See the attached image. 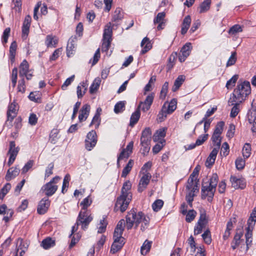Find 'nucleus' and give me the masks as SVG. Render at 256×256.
Returning <instances> with one entry per match:
<instances>
[{"label":"nucleus","mask_w":256,"mask_h":256,"mask_svg":"<svg viewBox=\"0 0 256 256\" xmlns=\"http://www.w3.org/2000/svg\"><path fill=\"white\" fill-rule=\"evenodd\" d=\"M126 228L128 230L132 228L134 225V228H136L138 226L141 224L140 230L144 232L146 230L150 223V218L146 216L142 212H137L136 210L132 209L128 212L126 217Z\"/></svg>","instance_id":"obj_1"},{"label":"nucleus","mask_w":256,"mask_h":256,"mask_svg":"<svg viewBox=\"0 0 256 256\" xmlns=\"http://www.w3.org/2000/svg\"><path fill=\"white\" fill-rule=\"evenodd\" d=\"M251 92L250 84L248 81L238 82L232 96L228 101L229 105H232L234 102H242Z\"/></svg>","instance_id":"obj_2"},{"label":"nucleus","mask_w":256,"mask_h":256,"mask_svg":"<svg viewBox=\"0 0 256 256\" xmlns=\"http://www.w3.org/2000/svg\"><path fill=\"white\" fill-rule=\"evenodd\" d=\"M92 219V217L88 210H80L74 226L72 227V233L70 235V238H71L73 234L78 230L79 225L82 226V230H86Z\"/></svg>","instance_id":"obj_3"},{"label":"nucleus","mask_w":256,"mask_h":256,"mask_svg":"<svg viewBox=\"0 0 256 256\" xmlns=\"http://www.w3.org/2000/svg\"><path fill=\"white\" fill-rule=\"evenodd\" d=\"M60 180V178L58 176L54 177L50 182L42 187L40 192L44 194L47 198L52 196L58 190V186L54 184Z\"/></svg>","instance_id":"obj_4"},{"label":"nucleus","mask_w":256,"mask_h":256,"mask_svg":"<svg viewBox=\"0 0 256 256\" xmlns=\"http://www.w3.org/2000/svg\"><path fill=\"white\" fill-rule=\"evenodd\" d=\"M132 199V198L130 196H126L124 195L120 194L116 198L114 211L116 212L120 210L122 212L126 211Z\"/></svg>","instance_id":"obj_5"},{"label":"nucleus","mask_w":256,"mask_h":256,"mask_svg":"<svg viewBox=\"0 0 256 256\" xmlns=\"http://www.w3.org/2000/svg\"><path fill=\"white\" fill-rule=\"evenodd\" d=\"M216 188L210 184H202V198L204 199L208 196V200L211 202L212 200Z\"/></svg>","instance_id":"obj_6"},{"label":"nucleus","mask_w":256,"mask_h":256,"mask_svg":"<svg viewBox=\"0 0 256 256\" xmlns=\"http://www.w3.org/2000/svg\"><path fill=\"white\" fill-rule=\"evenodd\" d=\"M97 142V135L96 132L92 130L87 134L85 140V147L88 150H91Z\"/></svg>","instance_id":"obj_7"},{"label":"nucleus","mask_w":256,"mask_h":256,"mask_svg":"<svg viewBox=\"0 0 256 256\" xmlns=\"http://www.w3.org/2000/svg\"><path fill=\"white\" fill-rule=\"evenodd\" d=\"M244 232L242 229H238L236 230L234 239L231 243V246L233 250H235L241 244H244V240L242 238Z\"/></svg>","instance_id":"obj_8"},{"label":"nucleus","mask_w":256,"mask_h":256,"mask_svg":"<svg viewBox=\"0 0 256 256\" xmlns=\"http://www.w3.org/2000/svg\"><path fill=\"white\" fill-rule=\"evenodd\" d=\"M18 147H16L14 142L12 141L10 143V148L8 150V154H10V158L8 164V166H11L16 160V156L18 152Z\"/></svg>","instance_id":"obj_9"},{"label":"nucleus","mask_w":256,"mask_h":256,"mask_svg":"<svg viewBox=\"0 0 256 256\" xmlns=\"http://www.w3.org/2000/svg\"><path fill=\"white\" fill-rule=\"evenodd\" d=\"M154 98V94L153 93L149 94L144 102H140L138 109L141 108L144 112L148 111L152 104Z\"/></svg>","instance_id":"obj_10"},{"label":"nucleus","mask_w":256,"mask_h":256,"mask_svg":"<svg viewBox=\"0 0 256 256\" xmlns=\"http://www.w3.org/2000/svg\"><path fill=\"white\" fill-rule=\"evenodd\" d=\"M50 201L47 197L44 198L38 203L37 212L40 214H44L50 206Z\"/></svg>","instance_id":"obj_11"},{"label":"nucleus","mask_w":256,"mask_h":256,"mask_svg":"<svg viewBox=\"0 0 256 256\" xmlns=\"http://www.w3.org/2000/svg\"><path fill=\"white\" fill-rule=\"evenodd\" d=\"M192 50V46L190 42L186 43L182 48L178 58L180 62H183L189 56Z\"/></svg>","instance_id":"obj_12"},{"label":"nucleus","mask_w":256,"mask_h":256,"mask_svg":"<svg viewBox=\"0 0 256 256\" xmlns=\"http://www.w3.org/2000/svg\"><path fill=\"white\" fill-rule=\"evenodd\" d=\"M151 178V174L148 172L144 174L143 175L140 180L138 186V191L139 192H141L146 188L147 186L150 182Z\"/></svg>","instance_id":"obj_13"},{"label":"nucleus","mask_w":256,"mask_h":256,"mask_svg":"<svg viewBox=\"0 0 256 256\" xmlns=\"http://www.w3.org/2000/svg\"><path fill=\"white\" fill-rule=\"evenodd\" d=\"M18 106L15 102H12L8 106L7 112L8 120L12 121L14 117H16Z\"/></svg>","instance_id":"obj_14"},{"label":"nucleus","mask_w":256,"mask_h":256,"mask_svg":"<svg viewBox=\"0 0 256 256\" xmlns=\"http://www.w3.org/2000/svg\"><path fill=\"white\" fill-rule=\"evenodd\" d=\"M90 107L89 104H85L83 105L80 111L78 116V120L80 122L85 121L87 119L90 114Z\"/></svg>","instance_id":"obj_15"},{"label":"nucleus","mask_w":256,"mask_h":256,"mask_svg":"<svg viewBox=\"0 0 256 256\" xmlns=\"http://www.w3.org/2000/svg\"><path fill=\"white\" fill-rule=\"evenodd\" d=\"M232 186L236 189H243L246 186L244 180L241 178H237L235 176H232L230 178Z\"/></svg>","instance_id":"obj_16"},{"label":"nucleus","mask_w":256,"mask_h":256,"mask_svg":"<svg viewBox=\"0 0 256 256\" xmlns=\"http://www.w3.org/2000/svg\"><path fill=\"white\" fill-rule=\"evenodd\" d=\"M20 172V168L16 166L15 168L12 167L9 168L5 176L6 180V181H10L14 178L19 174Z\"/></svg>","instance_id":"obj_17"},{"label":"nucleus","mask_w":256,"mask_h":256,"mask_svg":"<svg viewBox=\"0 0 256 256\" xmlns=\"http://www.w3.org/2000/svg\"><path fill=\"white\" fill-rule=\"evenodd\" d=\"M199 191V188L196 185L193 188V190H190L186 196V200L190 207L192 206V201L194 197L196 196L195 193H198Z\"/></svg>","instance_id":"obj_18"},{"label":"nucleus","mask_w":256,"mask_h":256,"mask_svg":"<svg viewBox=\"0 0 256 256\" xmlns=\"http://www.w3.org/2000/svg\"><path fill=\"white\" fill-rule=\"evenodd\" d=\"M219 149L220 147L218 146L213 148L206 160V164H208L212 166L214 163Z\"/></svg>","instance_id":"obj_19"},{"label":"nucleus","mask_w":256,"mask_h":256,"mask_svg":"<svg viewBox=\"0 0 256 256\" xmlns=\"http://www.w3.org/2000/svg\"><path fill=\"white\" fill-rule=\"evenodd\" d=\"M132 184L129 180L124 182L120 194H124L126 196H130L131 198H132V194L130 192Z\"/></svg>","instance_id":"obj_20"},{"label":"nucleus","mask_w":256,"mask_h":256,"mask_svg":"<svg viewBox=\"0 0 256 256\" xmlns=\"http://www.w3.org/2000/svg\"><path fill=\"white\" fill-rule=\"evenodd\" d=\"M191 24V18L190 16H186L182 24L181 34L183 35L186 34L190 28Z\"/></svg>","instance_id":"obj_21"},{"label":"nucleus","mask_w":256,"mask_h":256,"mask_svg":"<svg viewBox=\"0 0 256 256\" xmlns=\"http://www.w3.org/2000/svg\"><path fill=\"white\" fill-rule=\"evenodd\" d=\"M176 100L173 98L169 103L166 102L163 106H166V110L167 111V113L170 114L176 110Z\"/></svg>","instance_id":"obj_22"},{"label":"nucleus","mask_w":256,"mask_h":256,"mask_svg":"<svg viewBox=\"0 0 256 256\" xmlns=\"http://www.w3.org/2000/svg\"><path fill=\"white\" fill-rule=\"evenodd\" d=\"M141 46L142 48L140 52L142 54H144L152 48V46L149 39L147 37H145L141 42Z\"/></svg>","instance_id":"obj_23"},{"label":"nucleus","mask_w":256,"mask_h":256,"mask_svg":"<svg viewBox=\"0 0 256 256\" xmlns=\"http://www.w3.org/2000/svg\"><path fill=\"white\" fill-rule=\"evenodd\" d=\"M182 214L186 215V220L188 222H192L195 218L196 215V212L194 210H190L187 212L186 210H183L182 211Z\"/></svg>","instance_id":"obj_24"},{"label":"nucleus","mask_w":256,"mask_h":256,"mask_svg":"<svg viewBox=\"0 0 256 256\" xmlns=\"http://www.w3.org/2000/svg\"><path fill=\"white\" fill-rule=\"evenodd\" d=\"M112 28L111 26V23L108 24L104 28L102 39L112 40Z\"/></svg>","instance_id":"obj_25"},{"label":"nucleus","mask_w":256,"mask_h":256,"mask_svg":"<svg viewBox=\"0 0 256 256\" xmlns=\"http://www.w3.org/2000/svg\"><path fill=\"white\" fill-rule=\"evenodd\" d=\"M166 128H160L156 131L154 134L152 138L154 142L158 141L162 138H164L166 136Z\"/></svg>","instance_id":"obj_26"},{"label":"nucleus","mask_w":256,"mask_h":256,"mask_svg":"<svg viewBox=\"0 0 256 256\" xmlns=\"http://www.w3.org/2000/svg\"><path fill=\"white\" fill-rule=\"evenodd\" d=\"M124 244V240L119 241V242H115L114 240V242L112 244L110 248V252L113 254L116 253L122 248Z\"/></svg>","instance_id":"obj_27"},{"label":"nucleus","mask_w":256,"mask_h":256,"mask_svg":"<svg viewBox=\"0 0 256 256\" xmlns=\"http://www.w3.org/2000/svg\"><path fill=\"white\" fill-rule=\"evenodd\" d=\"M140 113L139 110L137 109L131 116L130 126L133 127L140 119Z\"/></svg>","instance_id":"obj_28"},{"label":"nucleus","mask_w":256,"mask_h":256,"mask_svg":"<svg viewBox=\"0 0 256 256\" xmlns=\"http://www.w3.org/2000/svg\"><path fill=\"white\" fill-rule=\"evenodd\" d=\"M235 222V218H234L233 221L232 219H230L227 223L226 224V228L224 232L223 235V238L224 240L228 239L230 234V230H232L233 228L232 222Z\"/></svg>","instance_id":"obj_29"},{"label":"nucleus","mask_w":256,"mask_h":256,"mask_svg":"<svg viewBox=\"0 0 256 256\" xmlns=\"http://www.w3.org/2000/svg\"><path fill=\"white\" fill-rule=\"evenodd\" d=\"M198 178H194L190 177H189L187 184L186 186V188L190 191L191 190H193V188H194L196 185L197 186L198 184Z\"/></svg>","instance_id":"obj_30"},{"label":"nucleus","mask_w":256,"mask_h":256,"mask_svg":"<svg viewBox=\"0 0 256 256\" xmlns=\"http://www.w3.org/2000/svg\"><path fill=\"white\" fill-rule=\"evenodd\" d=\"M55 242L50 238H47L44 239L41 244V246L46 250L54 246Z\"/></svg>","instance_id":"obj_31"},{"label":"nucleus","mask_w":256,"mask_h":256,"mask_svg":"<svg viewBox=\"0 0 256 256\" xmlns=\"http://www.w3.org/2000/svg\"><path fill=\"white\" fill-rule=\"evenodd\" d=\"M92 200L90 197V196H88L86 198H84L80 202V206H82L81 210L85 211L87 210V208L92 204Z\"/></svg>","instance_id":"obj_32"},{"label":"nucleus","mask_w":256,"mask_h":256,"mask_svg":"<svg viewBox=\"0 0 256 256\" xmlns=\"http://www.w3.org/2000/svg\"><path fill=\"white\" fill-rule=\"evenodd\" d=\"M210 0L204 1L199 6V12L202 14L208 11L210 8Z\"/></svg>","instance_id":"obj_33"},{"label":"nucleus","mask_w":256,"mask_h":256,"mask_svg":"<svg viewBox=\"0 0 256 256\" xmlns=\"http://www.w3.org/2000/svg\"><path fill=\"white\" fill-rule=\"evenodd\" d=\"M58 40L56 37H54L50 35H48L46 38L45 43L48 47H55L56 44H58Z\"/></svg>","instance_id":"obj_34"},{"label":"nucleus","mask_w":256,"mask_h":256,"mask_svg":"<svg viewBox=\"0 0 256 256\" xmlns=\"http://www.w3.org/2000/svg\"><path fill=\"white\" fill-rule=\"evenodd\" d=\"M134 164V160H130L128 163L127 164L126 166L124 168L122 173V178H126L127 175L129 174V172H130L132 166Z\"/></svg>","instance_id":"obj_35"},{"label":"nucleus","mask_w":256,"mask_h":256,"mask_svg":"<svg viewBox=\"0 0 256 256\" xmlns=\"http://www.w3.org/2000/svg\"><path fill=\"white\" fill-rule=\"evenodd\" d=\"M28 62L24 60L20 64V75L24 76L28 73Z\"/></svg>","instance_id":"obj_36"},{"label":"nucleus","mask_w":256,"mask_h":256,"mask_svg":"<svg viewBox=\"0 0 256 256\" xmlns=\"http://www.w3.org/2000/svg\"><path fill=\"white\" fill-rule=\"evenodd\" d=\"M100 82L101 80L100 78H95L90 88V92L93 94L97 90L100 86Z\"/></svg>","instance_id":"obj_37"},{"label":"nucleus","mask_w":256,"mask_h":256,"mask_svg":"<svg viewBox=\"0 0 256 256\" xmlns=\"http://www.w3.org/2000/svg\"><path fill=\"white\" fill-rule=\"evenodd\" d=\"M123 16L124 14L122 12L121 9L119 8H116L113 14L112 20L115 22H118L123 18Z\"/></svg>","instance_id":"obj_38"},{"label":"nucleus","mask_w":256,"mask_h":256,"mask_svg":"<svg viewBox=\"0 0 256 256\" xmlns=\"http://www.w3.org/2000/svg\"><path fill=\"white\" fill-rule=\"evenodd\" d=\"M98 110L99 108H98L97 112L94 116L92 122L90 124V126H91L92 125H95L96 128H98V127L100 122V114L98 112ZM100 110H101V108H100Z\"/></svg>","instance_id":"obj_39"},{"label":"nucleus","mask_w":256,"mask_h":256,"mask_svg":"<svg viewBox=\"0 0 256 256\" xmlns=\"http://www.w3.org/2000/svg\"><path fill=\"white\" fill-rule=\"evenodd\" d=\"M241 102H234L232 106H234L232 108L230 114V116L232 118H235L240 112L239 106Z\"/></svg>","instance_id":"obj_40"},{"label":"nucleus","mask_w":256,"mask_h":256,"mask_svg":"<svg viewBox=\"0 0 256 256\" xmlns=\"http://www.w3.org/2000/svg\"><path fill=\"white\" fill-rule=\"evenodd\" d=\"M123 232L122 230L115 228L113 236V238L115 242H119V241L124 240V238L122 236Z\"/></svg>","instance_id":"obj_41"},{"label":"nucleus","mask_w":256,"mask_h":256,"mask_svg":"<svg viewBox=\"0 0 256 256\" xmlns=\"http://www.w3.org/2000/svg\"><path fill=\"white\" fill-rule=\"evenodd\" d=\"M256 222V207L252 210L250 216L248 219L247 224L254 226Z\"/></svg>","instance_id":"obj_42"},{"label":"nucleus","mask_w":256,"mask_h":256,"mask_svg":"<svg viewBox=\"0 0 256 256\" xmlns=\"http://www.w3.org/2000/svg\"><path fill=\"white\" fill-rule=\"evenodd\" d=\"M152 242L148 240H146L141 247V254L142 255L146 254L150 250L151 247Z\"/></svg>","instance_id":"obj_43"},{"label":"nucleus","mask_w":256,"mask_h":256,"mask_svg":"<svg viewBox=\"0 0 256 256\" xmlns=\"http://www.w3.org/2000/svg\"><path fill=\"white\" fill-rule=\"evenodd\" d=\"M251 154V147L250 145L246 143L244 144L242 148V155L244 158H248L250 157Z\"/></svg>","instance_id":"obj_44"},{"label":"nucleus","mask_w":256,"mask_h":256,"mask_svg":"<svg viewBox=\"0 0 256 256\" xmlns=\"http://www.w3.org/2000/svg\"><path fill=\"white\" fill-rule=\"evenodd\" d=\"M212 140L216 146L220 148L222 141L220 134L213 133L212 137Z\"/></svg>","instance_id":"obj_45"},{"label":"nucleus","mask_w":256,"mask_h":256,"mask_svg":"<svg viewBox=\"0 0 256 256\" xmlns=\"http://www.w3.org/2000/svg\"><path fill=\"white\" fill-rule=\"evenodd\" d=\"M204 242L210 244L212 242L211 234L209 230H206L202 235Z\"/></svg>","instance_id":"obj_46"},{"label":"nucleus","mask_w":256,"mask_h":256,"mask_svg":"<svg viewBox=\"0 0 256 256\" xmlns=\"http://www.w3.org/2000/svg\"><path fill=\"white\" fill-rule=\"evenodd\" d=\"M164 205V202L162 200H156L152 204V208L154 212L159 211Z\"/></svg>","instance_id":"obj_47"},{"label":"nucleus","mask_w":256,"mask_h":256,"mask_svg":"<svg viewBox=\"0 0 256 256\" xmlns=\"http://www.w3.org/2000/svg\"><path fill=\"white\" fill-rule=\"evenodd\" d=\"M166 107L165 106H163L160 111L159 112L158 118L160 122H162L167 116V111L166 110Z\"/></svg>","instance_id":"obj_48"},{"label":"nucleus","mask_w":256,"mask_h":256,"mask_svg":"<svg viewBox=\"0 0 256 256\" xmlns=\"http://www.w3.org/2000/svg\"><path fill=\"white\" fill-rule=\"evenodd\" d=\"M166 16V13L164 12H161L158 14L154 18V23L156 24L157 23L165 22L164 18Z\"/></svg>","instance_id":"obj_49"},{"label":"nucleus","mask_w":256,"mask_h":256,"mask_svg":"<svg viewBox=\"0 0 256 256\" xmlns=\"http://www.w3.org/2000/svg\"><path fill=\"white\" fill-rule=\"evenodd\" d=\"M58 130L56 129L52 130L50 134V140L52 144H55L58 139Z\"/></svg>","instance_id":"obj_50"},{"label":"nucleus","mask_w":256,"mask_h":256,"mask_svg":"<svg viewBox=\"0 0 256 256\" xmlns=\"http://www.w3.org/2000/svg\"><path fill=\"white\" fill-rule=\"evenodd\" d=\"M224 126V122L223 121L218 122L216 126L214 133L221 134L222 132Z\"/></svg>","instance_id":"obj_51"},{"label":"nucleus","mask_w":256,"mask_h":256,"mask_svg":"<svg viewBox=\"0 0 256 256\" xmlns=\"http://www.w3.org/2000/svg\"><path fill=\"white\" fill-rule=\"evenodd\" d=\"M112 40L102 39V52H107L110 48Z\"/></svg>","instance_id":"obj_52"},{"label":"nucleus","mask_w":256,"mask_h":256,"mask_svg":"<svg viewBox=\"0 0 256 256\" xmlns=\"http://www.w3.org/2000/svg\"><path fill=\"white\" fill-rule=\"evenodd\" d=\"M100 226L98 228V232L100 234L104 232L106 230L107 226V222L105 218H104L102 220H100Z\"/></svg>","instance_id":"obj_53"},{"label":"nucleus","mask_w":256,"mask_h":256,"mask_svg":"<svg viewBox=\"0 0 256 256\" xmlns=\"http://www.w3.org/2000/svg\"><path fill=\"white\" fill-rule=\"evenodd\" d=\"M70 177L69 174H67L65 176L62 183V192L64 194V189L68 187L69 182L70 180Z\"/></svg>","instance_id":"obj_54"},{"label":"nucleus","mask_w":256,"mask_h":256,"mask_svg":"<svg viewBox=\"0 0 256 256\" xmlns=\"http://www.w3.org/2000/svg\"><path fill=\"white\" fill-rule=\"evenodd\" d=\"M236 166L238 170H240L244 168L245 166V160L242 158H238L236 160Z\"/></svg>","instance_id":"obj_55"},{"label":"nucleus","mask_w":256,"mask_h":256,"mask_svg":"<svg viewBox=\"0 0 256 256\" xmlns=\"http://www.w3.org/2000/svg\"><path fill=\"white\" fill-rule=\"evenodd\" d=\"M168 87V83L166 82L163 84L160 94V98L164 99L166 95Z\"/></svg>","instance_id":"obj_56"},{"label":"nucleus","mask_w":256,"mask_h":256,"mask_svg":"<svg viewBox=\"0 0 256 256\" xmlns=\"http://www.w3.org/2000/svg\"><path fill=\"white\" fill-rule=\"evenodd\" d=\"M125 104L124 102H118L114 106V112L116 114H118L122 112L124 108Z\"/></svg>","instance_id":"obj_57"},{"label":"nucleus","mask_w":256,"mask_h":256,"mask_svg":"<svg viewBox=\"0 0 256 256\" xmlns=\"http://www.w3.org/2000/svg\"><path fill=\"white\" fill-rule=\"evenodd\" d=\"M208 137V134H205L204 135L200 136L196 140L195 145L198 146L202 145L204 142H206Z\"/></svg>","instance_id":"obj_58"},{"label":"nucleus","mask_w":256,"mask_h":256,"mask_svg":"<svg viewBox=\"0 0 256 256\" xmlns=\"http://www.w3.org/2000/svg\"><path fill=\"white\" fill-rule=\"evenodd\" d=\"M74 75L68 78L62 85L61 88L62 90H66L68 86H70L72 82L74 81Z\"/></svg>","instance_id":"obj_59"},{"label":"nucleus","mask_w":256,"mask_h":256,"mask_svg":"<svg viewBox=\"0 0 256 256\" xmlns=\"http://www.w3.org/2000/svg\"><path fill=\"white\" fill-rule=\"evenodd\" d=\"M218 177L216 174H213L210 178V184L215 188H216V186L218 184Z\"/></svg>","instance_id":"obj_60"},{"label":"nucleus","mask_w":256,"mask_h":256,"mask_svg":"<svg viewBox=\"0 0 256 256\" xmlns=\"http://www.w3.org/2000/svg\"><path fill=\"white\" fill-rule=\"evenodd\" d=\"M236 52H234L232 53L230 56L228 58L226 63V66L228 67L234 65L236 63Z\"/></svg>","instance_id":"obj_61"},{"label":"nucleus","mask_w":256,"mask_h":256,"mask_svg":"<svg viewBox=\"0 0 256 256\" xmlns=\"http://www.w3.org/2000/svg\"><path fill=\"white\" fill-rule=\"evenodd\" d=\"M242 29L239 24H236L232 26L229 30V33L230 34H234L237 32H242Z\"/></svg>","instance_id":"obj_62"},{"label":"nucleus","mask_w":256,"mask_h":256,"mask_svg":"<svg viewBox=\"0 0 256 256\" xmlns=\"http://www.w3.org/2000/svg\"><path fill=\"white\" fill-rule=\"evenodd\" d=\"M238 78V74H235L230 80H229L226 84L227 88H228L229 86H234Z\"/></svg>","instance_id":"obj_63"},{"label":"nucleus","mask_w":256,"mask_h":256,"mask_svg":"<svg viewBox=\"0 0 256 256\" xmlns=\"http://www.w3.org/2000/svg\"><path fill=\"white\" fill-rule=\"evenodd\" d=\"M248 122L250 124H252V130L253 132H256V117L253 118V116H248Z\"/></svg>","instance_id":"obj_64"}]
</instances>
